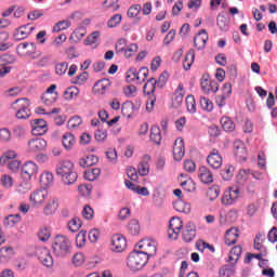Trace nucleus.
<instances>
[{
	"label": "nucleus",
	"mask_w": 277,
	"mask_h": 277,
	"mask_svg": "<svg viewBox=\"0 0 277 277\" xmlns=\"http://www.w3.org/2000/svg\"><path fill=\"white\" fill-rule=\"evenodd\" d=\"M128 230L131 235H140V221L132 220L128 224Z\"/></svg>",
	"instance_id": "nucleus-51"
},
{
	"label": "nucleus",
	"mask_w": 277,
	"mask_h": 277,
	"mask_svg": "<svg viewBox=\"0 0 277 277\" xmlns=\"http://www.w3.org/2000/svg\"><path fill=\"white\" fill-rule=\"evenodd\" d=\"M53 181H55V177L53 176V173L49 171H44L39 179L42 187H49L50 185H53Z\"/></svg>",
	"instance_id": "nucleus-37"
},
{
	"label": "nucleus",
	"mask_w": 277,
	"mask_h": 277,
	"mask_svg": "<svg viewBox=\"0 0 277 277\" xmlns=\"http://www.w3.org/2000/svg\"><path fill=\"white\" fill-rule=\"evenodd\" d=\"M101 176V169L94 168L84 172L85 181H96Z\"/></svg>",
	"instance_id": "nucleus-42"
},
{
	"label": "nucleus",
	"mask_w": 277,
	"mask_h": 277,
	"mask_svg": "<svg viewBox=\"0 0 277 277\" xmlns=\"http://www.w3.org/2000/svg\"><path fill=\"white\" fill-rule=\"evenodd\" d=\"M76 142L75 135L70 132L63 135V146L66 150H72V146H75Z\"/></svg>",
	"instance_id": "nucleus-36"
},
{
	"label": "nucleus",
	"mask_w": 277,
	"mask_h": 277,
	"mask_svg": "<svg viewBox=\"0 0 277 277\" xmlns=\"http://www.w3.org/2000/svg\"><path fill=\"white\" fill-rule=\"evenodd\" d=\"M88 232L85 229H81L76 236V246L77 248H83L85 246Z\"/></svg>",
	"instance_id": "nucleus-44"
},
{
	"label": "nucleus",
	"mask_w": 277,
	"mask_h": 277,
	"mask_svg": "<svg viewBox=\"0 0 277 277\" xmlns=\"http://www.w3.org/2000/svg\"><path fill=\"white\" fill-rule=\"evenodd\" d=\"M14 256V248L2 247L0 249V263H8Z\"/></svg>",
	"instance_id": "nucleus-32"
},
{
	"label": "nucleus",
	"mask_w": 277,
	"mask_h": 277,
	"mask_svg": "<svg viewBox=\"0 0 277 277\" xmlns=\"http://www.w3.org/2000/svg\"><path fill=\"white\" fill-rule=\"evenodd\" d=\"M148 263V255L142 251H133L129 254L127 265L132 272H137Z\"/></svg>",
	"instance_id": "nucleus-4"
},
{
	"label": "nucleus",
	"mask_w": 277,
	"mask_h": 277,
	"mask_svg": "<svg viewBox=\"0 0 277 277\" xmlns=\"http://www.w3.org/2000/svg\"><path fill=\"white\" fill-rule=\"evenodd\" d=\"M141 253L145 256H155L157 254V243L149 238H145L137 243Z\"/></svg>",
	"instance_id": "nucleus-5"
},
{
	"label": "nucleus",
	"mask_w": 277,
	"mask_h": 277,
	"mask_svg": "<svg viewBox=\"0 0 277 277\" xmlns=\"http://www.w3.org/2000/svg\"><path fill=\"white\" fill-rule=\"evenodd\" d=\"M156 85L157 79L150 78L143 88L144 94H146L147 96H150V94H155Z\"/></svg>",
	"instance_id": "nucleus-38"
},
{
	"label": "nucleus",
	"mask_w": 277,
	"mask_h": 277,
	"mask_svg": "<svg viewBox=\"0 0 277 277\" xmlns=\"http://www.w3.org/2000/svg\"><path fill=\"white\" fill-rule=\"evenodd\" d=\"M182 239L185 243H192L196 239V224L188 222L182 230Z\"/></svg>",
	"instance_id": "nucleus-13"
},
{
	"label": "nucleus",
	"mask_w": 277,
	"mask_h": 277,
	"mask_svg": "<svg viewBox=\"0 0 277 277\" xmlns=\"http://www.w3.org/2000/svg\"><path fill=\"white\" fill-rule=\"evenodd\" d=\"M221 126L223 131H226V133H233V131L236 129L235 121H233V119L228 116H223L221 118Z\"/></svg>",
	"instance_id": "nucleus-29"
},
{
	"label": "nucleus",
	"mask_w": 277,
	"mask_h": 277,
	"mask_svg": "<svg viewBox=\"0 0 277 277\" xmlns=\"http://www.w3.org/2000/svg\"><path fill=\"white\" fill-rule=\"evenodd\" d=\"M219 276L220 277H233L235 276V268L230 266H222L219 271Z\"/></svg>",
	"instance_id": "nucleus-53"
},
{
	"label": "nucleus",
	"mask_w": 277,
	"mask_h": 277,
	"mask_svg": "<svg viewBox=\"0 0 277 277\" xmlns=\"http://www.w3.org/2000/svg\"><path fill=\"white\" fill-rule=\"evenodd\" d=\"M121 114L126 116V118H131V114H133V104L131 102H126L121 106Z\"/></svg>",
	"instance_id": "nucleus-56"
},
{
	"label": "nucleus",
	"mask_w": 277,
	"mask_h": 277,
	"mask_svg": "<svg viewBox=\"0 0 277 277\" xmlns=\"http://www.w3.org/2000/svg\"><path fill=\"white\" fill-rule=\"evenodd\" d=\"M120 0H104L102 2V9L104 12H118L120 10Z\"/></svg>",
	"instance_id": "nucleus-28"
},
{
	"label": "nucleus",
	"mask_w": 277,
	"mask_h": 277,
	"mask_svg": "<svg viewBox=\"0 0 277 277\" xmlns=\"http://www.w3.org/2000/svg\"><path fill=\"white\" fill-rule=\"evenodd\" d=\"M38 238L40 241H49L51 239V229L48 227H43L38 233Z\"/></svg>",
	"instance_id": "nucleus-58"
},
{
	"label": "nucleus",
	"mask_w": 277,
	"mask_h": 277,
	"mask_svg": "<svg viewBox=\"0 0 277 277\" xmlns=\"http://www.w3.org/2000/svg\"><path fill=\"white\" fill-rule=\"evenodd\" d=\"M82 122L83 120L81 119V117L74 116L68 120L67 127L68 129H77V127H79Z\"/></svg>",
	"instance_id": "nucleus-60"
},
{
	"label": "nucleus",
	"mask_w": 277,
	"mask_h": 277,
	"mask_svg": "<svg viewBox=\"0 0 277 277\" xmlns=\"http://www.w3.org/2000/svg\"><path fill=\"white\" fill-rule=\"evenodd\" d=\"M58 94H54V93H43L41 95V101L42 103H44V105H53V103H55L58 98Z\"/></svg>",
	"instance_id": "nucleus-43"
},
{
	"label": "nucleus",
	"mask_w": 277,
	"mask_h": 277,
	"mask_svg": "<svg viewBox=\"0 0 277 277\" xmlns=\"http://www.w3.org/2000/svg\"><path fill=\"white\" fill-rule=\"evenodd\" d=\"M120 23H122V14L117 13L108 19L107 27L114 29V27H118Z\"/></svg>",
	"instance_id": "nucleus-45"
},
{
	"label": "nucleus",
	"mask_w": 277,
	"mask_h": 277,
	"mask_svg": "<svg viewBox=\"0 0 277 277\" xmlns=\"http://www.w3.org/2000/svg\"><path fill=\"white\" fill-rule=\"evenodd\" d=\"M239 198V189L229 188V190L225 192L222 197V203L226 206H230L235 203V200Z\"/></svg>",
	"instance_id": "nucleus-22"
},
{
	"label": "nucleus",
	"mask_w": 277,
	"mask_h": 277,
	"mask_svg": "<svg viewBox=\"0 0 277 277\" xmlns=\"http://www.w3.org/2000/svg\"><path fill=\"white\" fill-rule=\"evenodd\" d=\"M207 42H209V34H207V30L201 29L194 38V47L200 51V49L207 47Z\"/></svg>",
	"instance_id": "nucleus-16"
},
{
	"label": "nucleus",
	"mask_w": 277,
	"mask_h": 277,
	"mask_svg": "<svg viewBox=\"0 0 277 277\" xmlns=\"http://www.w3.org/2000/svg\"><path fill=\"white\" fill-rule=\"evenodd\" d=\"M22 174L26 179H31L38 174V164L34 161H27L22 168Z\"/></svg>",
	"instance_id": "nucleus-21"
},
{
	"label": "nucleus",
	"mask_w": 277,
	"mask_h": 277,
	"mask_svg": "<svg viewBox=\"0 0 277 277\" xmlns=\"http://www.w3.org/2000/svg\"><path fill=\"white\" fill-rule=\"evenodd\" d=\"M21 222V214H10L4 219V226L12 228L14 225Z\"/></svg>",
	"instance_id": "nucleus-41"
},
{
	"label": "nucleus",
	"mask_w": 277,
	"mask_h": 277,
	"mask_svg": "<svg viewBox=\"0 0 277 277\" xmlns=\"http://www.w3.org/2000/svg\"><path fill=\"white\" fill-rule=\"evenodd\" d=\"M36 29V27L30 26L29 24L21 26L16 29V32L14 34L15 40H25L26 38H29L31 36V32Z\"/></svg>",
	"instance_id": "nucleus-18"
},
{
	"label": "nucleus",
	"mask_w": 277,
	"mask_h": 277,
	"mask_svg": "<svg viewBox=\"0 0 277 277\" xmlns=\"http://www.w3.org/2000/svg\"><path fill=\"white\" fill-rule=\"evenodd\" d=\"M89 77H90V74H88V71H83L80 75H78L71 81V83H74L75 85H83V83H85V81H88Z\"/></svg>",
	"instance_id": "nucleus-52"
},
{
	"label": "nucleus",
	"mask_w": 277,
	"mask_h": 277,
	"mask_svg": "<svg viewBox=\"0 0 277 277\" xmlns=\"http://www.w3.org/2000/svg\"><path fill=\"white\" fill-rule=\"evenodd\" d=\"M60 209V201L57 198H51L43 207V215H53Z\"/></svg>",
	"instance_id": "nucleus-24"
},
{
	"label": "nucleus",
	"mask_w": 277,
	"mask_h": 277,
	"mask_svg": "<svg viewBox=\"0 0 277 277\" xmlns=\"http://www.w3.org/2000/svg\"><path fill=\"white\" fill-rule=\"evenodd\" d=\"M72 250V245L70 239L64 235H57L52 241V252L55 256L60 259H65L68 256Z\"/></svg>",
	"instance_id": "nucleus-2"
},
{
	"label": "nucleus",
	"mask_w": 277,
	"mask_h": 277,
	"mask_svg": "<svg viewBox=\"0 0 277 277\" xmlns=\"http://www.w3.org/2000/svg\"><path fill=\"white\" fill-rule=\"evenodd\" d=\"M12 140V132L8 128L0 129V142H10Z\"/></svg>",
	"instance_id": "nucleus-63"
},
{
	"label": "nucleus",
	"mask_w": 277,
	"mask_h": 277,
	"mask_svg": "<svg viewBox=\"0 0 277 277\" xmlns=\"http://www.w3.org/2000/svg\"><path fill=\"white\" fill-rule=\"evenodd\" d=\"M49 198V192L47 189H37L29 195V202L31 207H42Z\"/></svg>",
	"instance_id": "nucleus-6"
},
{
	"label": "nucleus",
	"mask_w": 277,
	"mask_h": 277,
	"mask_svg": "<svg viewBox=\"0 0 277 277\" xmlns=\"http://www.w3.org/2000/svg\"><path fill=\"white\" fill-rule=\"evenodd\" d=\"M149 140L157 146L161 144V129L159 126H153L150 129Z\"/></svg>",
	"instance_id": "nucleus-33"
},
{
	"label": "nucleus",
	"mask_w": 277,
	"mask_h": 277,
	"mask_svg": "<svg viewBox=\"0 0 277 277\" xmlns=\"http://www.w3.org/2000/svg\"><path fill=\"white\" fill-rule=\"evenodd\" d=\"M137 170H138L140 176H148L150 172V155L143 156V159L140 162Z\"/></svg>",
	"instance_id": "nucleus-23"
},
{
	"label": "nucleus",
	"mask_w": 277,
	"mask_h": 277,
	"mask_svg": "<svg viewBox=\"0 0 277 277\" xmlns=\"http://www.w3.org/2000/svg\"><path fill=\"white\" fill-rule=\"evenodd\" d=\"M28 148L30 153H42L47 150V142L44 138H31L28 141Z\"/></svg>",
	"instance_id": "nucleus-17"
},
{
	"label": "nucleus",
	"mask_w": 277,
	"mask_h": 277,
	"mask_svg": "<svg viewBox=\"0 0 277 277\" xmlns=\"http://www.w3.org/2000/svg\"><path fill=\"white\" fill-rule=\"evenodd\" d=\"M29 100L27 97H22L16 100L12 105V109L16 111L15 117L17 120H27L31 116V109H29Z\"/></svg>",
	"instance_id": "nucleus-3"
},
{
	"label": "nucleus",
	"mask_w": 277,
	"mask_h": 277,
	"mask_svg": "<svg viewBox=\"0 0 277 277\" xmlns=\"http://www.w3.org/2000/svg\"><path fill=\"white\" fill-rule=\"evenodd\" d=\"M183 228V221L181 217L173 216L169 223L168 236L170 239H179L181 230Z\"/></svg>",
	"instance_id": "nucleus-8"
},
{
	"label": "nucleus",
	"mask_w": 277,
	"mask_h": 277,
	"mask_svg": "<svg viewBox=\"0 0 277 277\" xmlns=\"http://www.w3.org/2000/svg\"><path fill=\"white\" fill-rule=\"evenodd\" d=\"M183 157H185V141L180 137L173 144V158L175 161H182Z\"/></svg>",
	"instance_id": "nucleus-15"
},
{
	"label": "nucleus",
	"mask_w": 277,
	"mask_h": 277,
	"mask_svg": "<svg viewBox=\"0 0 277 277\" xmlns=\"http://www.w3.org/2000/svg\"><path fill=\"white\" fill-rule=\"evenodd\" d=\"M207 196L208 198H210V200H215L220 198V186L217 185L211 186L207 192Z\"/></svg>",
	"instance_id": "nucleus-55"
},
{
	"label": "nucleus",
	"mask_w": 277,
	"mask_h": 277,
	"mask_svg": "<svg viewBox=\"0 0 277 277\" xmlns=\"http://www.w3.org/2000/svg\"><path fill=\"white\" fill-rule=\"evenodd\" d=\"M82 217L84 220H94V209H92V207L90 206H84L83 210H82Z\"/></svg>",
	"instance_id": "nucleus-62"
},
{
	"label": "nucleus",
	"mask_w": 277,
	"mask_h": 277,
	"mask_svg": "<svg viewBox=\"0 0 277 277\" xmlns=\"http://www.w3.org/2000/svg\"><path fill=\"white\" fill-rule=\"evenodd\" d=\"M38 48L34 42H22L16 47V53L21 57H34Z\"/></svg>",
	"instance_id": "nucleus-7"
},
{
	"label": "nucleus",
	"mask_w": 277,
	"mask_h": 277,
	"mask_svg": "<svg viewBox=\"0 0 277 277\" xmlns=\"http://www.w3.org/2000/svg\"><path fill=\"white\" fill-rule=\"evenodd\" d=\"M241 252H243L241 246L234 247L229 252L228 263L235 265V263H237V261H239L241 258Z\"/></svg>",
	"instance_id": "nucleus-34"
},
{
	"label": "nucleus",
	"mask_w": 277,
	"mask_h": 277,
	"mask_svg": "<svg viewBox=\"0 0 277 277\" xmlns=\"http://www.w3.org/2000/svg\"><path fill=\"white\" fill-rule=\"evenodd\" d=\"M183 98H185V87L183 85V83H180L173 94V107H181V105H183Z\"/></svg>",
	"instance_id": "nucleus-20"
},
{
	"label": "nucleus",
	"mask_w": 277,
	"mask_h": 277,
	"mask_svg": "<svg viewBox=\"0 0 277 277\" xmlns=\"http://www.w3.org/2000/svg\"><path fill=\"white\" fill-rule=\"evenodd\" d=\"M201 90L203 92V94H215V92H217V90H220V84L217 83V81L212 80V79H208V78H202L201 79Z\"/></svg>",
	"instance_id": "nucleus-14"
},
{
	"label": "nucleus",
	"mask_w": 277,
	"mask_h": 277,
	"mask_svg": "<svg viewBox=\"0 0 277 277\" xmlns=\"http://www.w3.org/2000/svg\"><path fill=\"white\" fill-rule=\"evenodd\" d=\"M63 96L65 101H72V98H77V96H79V88L77 87L67 88L64 91Z\"/></svg>",
	"instance_id": "nucleus-39"
},
{
	"label": "nucleus",
	"mask_w": 277,
	"mask_h": 277,
	"mask_svg": "<svg viewBox=\"0 0 277 277\" xmlns=\"http://www.w3.org/2000/svg\"><path fill=\"white\" fill-rule=\"evenodd\" d=\"M262 235L258 234L254 238V242H253V247L255 250H260V252H263L264 254H267V248H265V246H263V239H262Z\"/></svg>",
	"instance_id": "nucleus-46"
},
{
	"label": "nucleus",
	"mask_w": 277,
	"mask_h": 277,
	"mask_svg": "<svg viewBox=\"0 0 277 277\" xmlns=\"http://www.w3.org/2000/svg\"><path fill=\"white\" fill-rule=\"evenodd\" d=\"M234 153L239 161H246V159H248V149H246V145L241 141H236L234 143Z\"/></svg>",
	"instance_id": "nucleus-19"
},
{
	"label": "nucleus",
	"mask_w": 277,
	"mask_h": 277,
	"mask_svg": "<svg viewBox=\"0 0 277 277\" xmlns=\"http://www.w3.org/2000/svg\"><path fill=\"white\" fill-rule=\"evenodd\" d=\"M56 174L64 185H75L79 179V174L75 170V163L70 160H65L58 163L56 167Z\"/></svg>",
	"instance_id": "nucleus-1"
},
{
	"label": "nucleus",
	"mask_w": 277,
	"mask_h": 277,
	"mask_svg": "<svg viewBox=\"0 0 277 277\" xmlns=\"http://www.w3.org/2000/svg\"><path fill=\"white\" fill-rule=\"evenodd\" d=\"M140 51V45L137 43H131L130 45H127V48L121 52L127 60L130 57H133Z\"/></svg>",
	"instance_id": "nucleus-40"
},
{
	"label": "nucleus",
	"mask_w": 277,
	"mask_h": 277,
	"mask_svg": "<svg viewBox=\"0 0 277 277\" xmlns=\"http://www.w3.org/2000/svg\"><path fill=\"white\" fill-rule=\"evenodd\" d=\"M181 187H183V189H185V192H195L196 183H194V180L188 179L181 183Z\"/></svg>",
	"instance_id": "nucleus-61"
},
{
	"label": "nucleus",
	"mask_w": 277,
	"mask_h": 277,
	"mask_svg": "<svg viewBox=\"0 0 277 277\" xmlns=\"http://www.w3.org/2000/svg\"><path fill=\"white\" fill-rule=\"evenodd\" d=\"M98 163V157L94 155H89L79 160L80 168H92V166H96Z\"/></svg>",
	"instance_id": "nucleus-27"
},
{
	"label": "nucleus",
	"mask_w": 277,
	"mask_h": 277,
	"mask_svg": "<svg viewBox=\"0 0 277 277\" xmlns=\"http://www.w3.org/2000/svg\"><path fill=\"white\" fill-rule=\"evenodd\" d=\"M14 159H16V151L9 150L4 156L0 157V163L4 166V163H8V161H14Z\"/></svg>",
	"instance_id": "nucleus-57"
},
{
	"label": "nucleus",
	"mask_w": 277,
	"mask_h": 277,
	"mask_svg": "<svg viewBox=\"0 0 277 277\" xmlns=\"http://www.w3.org/2000/svg\"><path fill=\"white\" fill-rule=\"evenodd\" d=\"M36 254L44 267H51L53 265V255L47 247H41L37 249Z\"/></svg>",
	"instance_id": "nucleus-9"
},
{
	"label": "nucleus",
	"mask_w": 277,
	"mask_h": 277,
	"mask_svg": "<svg viewBox=\"0 0 277 277\" xmlns=\"http://www.w3.org/2000/svg\"><path fill=\"white\" fill-rule=\"evenodd\" d=\"M81 219L74 217L68 223V229L70 230V233H77V230L81 228Z\"/></svg>",
	"instance_id": "nucleus-50"
},
{
	"label": "nucleus",
	"mask_w": 277,
	"mask_h": 277,
	"mask_svg": "<svg viewBox=\"0 0 277 277\" xmlns=\"http://www.w3.org/2000/svg\"><path fill=\"white\" fill-rule=\"evenodd\" d=\"M195 60H196V51H194V49H190L186 53L184 61H183L184 70H190Z\"/></svg>",
	"instance_id": "nucleus-30"
},
{
	"label": "nucleus",
	"mask_w": 277,
	"mask_h": 277,
	"mask_svg": "<svg viewBox=\"0 0 277 277\" xmlns=\"http://www.w3.org/2000/svg\"><path fill=\"white\" fill-rule=\"evenodd\" d=\"M173 209H175V211L179 213H189V211H192V206L182 199H177L173 202Z\"/></svg>",
	"instance_id": "nucleus-35"
},
{
	"label": "nucleus",
	"mask_w": 277,
	"mask_h": 277,
	"mask_svg": "<svg viewBox=\"0 0 277 277\" xmlns=\"http://www.w3.org/2000/svg\"><path fill=\"white\" fill-rule=\"evenodd\" d=\"M237 239H239V229L230 228L225 234V243L226 246H234L237 243Z\"/></svg>",
	"instance_id": "nucleus-26"
},
{
	"label": "nucleus",
	"mask_w": 277,
	"mask_h": 277,
	"mask_svg": "<svg viewBox=\"0 0 277 277\" xmlns=\"http://www.w3.org/2000/svg\"><path fill=\"white\" fill-rule=\"evenodd\" d=\"M71 23L69 22V19L60 21L54 25L53 31L55 32L64 31L65 29H68Z\"/></svg>",
	"instance_id": "nucleus-49"
},
{
	"label": "nucleus",
	"mask_w": 277,
	"mask_h": 277,
	"mask_svg": "<svg viewBox=\"0 0 277 277\" xmlns=\"http://www.w3.org/2000/svg\"><path fill=\"white\" fill-rule=\"evenodd\" d=\"M109 79L98 80L93 87V92L94 94H105V92H107V90L109 89Z\"/></svg>",
	"instance_id": "nucleus-25"
},
{
	"label": "nucleus",
	"mask_w": 277,
	"mask_h": 277,
	"mask_svg": "<svg viewBox=\"0 0 277 277\" xmlns=\"http://www.w3.org/2000/svg\"><path fill=\"white\" fill-rule=\"evenodd\" d=\"M113 252H124L127 250V238L120 234H116L111 238Z\"/></svg>",
	"instance_id": "nucleus-12"
},
{
	"label": "nucleus",
	"mask_w": 277,
	"mask_h": 277,
	"mask_svg": "<svg viewBox=\"0 0 277 277\" xmlns=\"http://www.w3.org/2000/svg\"><path fill=\"white\" fill-rule=\"evenodd\" d=\"M199 105L203 111H213V102L205 96L199 98Z\"/></svg>",
	"instance_id": "nucleus-47"
},
{
	"label": "nucleus",
	"mask_w": 277,
	"mask_h": 277,
	"mask_svg": "<svg viewBox=\"0 0 277 277\" xmlns=\"http://www.w3.org/2000/svg\"><path fill=\"white\" fill-rule=\"evenodd\" d=\"M186 109L189 114H196V97L194 95L186 96Z\"/></svg>",
	"instance_id": "nucleus-48"
},
{
	"label": "nucleus",
	"mask_w": 277,
	"mask_h": 277,
	"mask_svg": "<svg viewBox=\"0 0 277 277\" xmlns=\"http://www.w3.org/2000/svg\"><path fill=\"white\" fill-rule=\"evenodd\" d=\"M30 126L32 135H44V133L49 131L47 121L44 119H34L30 121Z\"/></svg>",
	"instance_id": "nucleus-10"
},
{
	"label": "nucleus",
	"mask_w": 277,
	"mask_h": 277,
	"mask_svg": "<svg viewBox=\"0 0 277 277\" xmlns=\"http://www.w3.org/2000/svg\"><path fill=\"white\" fill-rule=\"evenodd\" d=\"M216 25L222 31H226V29H228V18L224 15H219L216 18Z\"/></svg>",
	"instance_id": "nucleus-59"
},
{
	"label": "nucleus",
	"mask_w": 277,
	"mask_h": 277,
	"mask_svg": "<svg viewBox=\"0 0 277 277\" xmlns=\"http://www.w3.org/2000/svg\"><path fill=\"white\" fill-rule=\"evenodd\" d=\"M199 179L201 182L209 184L213 182V173L207 167L199 168Z\"/></svg>",
	"instance_id": "nucleus-31"
},
{
	"label": "nucleus",
	"mask_w": 277,
	"mask_h": 277,
	"mask_svg": "<svg viewBox=\"0 0 277 277\" xmlns=\"http://www.w3.org/2000/svg\"><path fill=\"white\" fill-rule=\"evenodd\" d=\"M127 47H128V40L124 38H120L117 40L115 49L117 53H122L124 49H127Z\"/></svg>",
	"instance_id": "nucleus-64"
},
{
	"label": "nucleus",
	"mask_w": 277,
	"mask_h": 277,
	"mask_svg": "<svg viewBox=\"0 0 277 277\" xmlns=\"http://www.w3.org/2000/svg\"><path fill=\"white\" fill-rule=\"evenodd\" d=\"M207 163L210 166V168H213L214 170H220V168H222L223 159L222 155H220V151L217 149L211 150V153L207 157Z\"/></svg>",
	"instance_id": "nucleus-11"
},
{
	"label": "nucleus",
	"mask_w": 277,
	"mask_h": 277,
	"mask_svg": "<svg viewBox=\"0 0 277 277\" xmlns=\"http://www.w3.org/2000/svg\"><path fill=\"white\" fill-rule=\"evenodd\" d=\"M196 246H197V250H199L200 252H205V250H210V252H215V247L206 242L205 240L197 241Z\"/></svg>",
	"instance_id": "nucleus-54"
}]
</instances>
